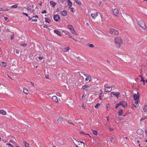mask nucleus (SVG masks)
<instances>
[{"instance_id": "de8ad7c7", "label": "nucleus", "mask_w": 147, "mask_h": 147, "mask_svg": "<svg viewBox=\"0 0 147 147\" xmlns=\"http://www.w3.org/2000/svg\"><path fill=\"white\" fill-rule=\"evenodd\" d=\"M119 104V106H120L121 105L122 106V104H123V101H121L119 103H118Z\"/></svg>"}, {"instance_id": "5fc2aeb1", "label": "nucleus", "mask_w": 147, "mask_h": 147, "mask_svg": "<svg viewBox=\"0 0 147 147\" xmlns=\"http://www.w3.org/2000/svg\"><path fill=\"white\" fill-rule=\"evenodd\" d=\"M43 27L45 28H47V29L48 28V27L47 26V25H45V26H43Z\"/></svg>"}, {"instance_id": "f03ea898", "label": "nucleus", "mask_w": 147, "mask_h": 147, "mask_svg": "<svg viewBox=\"0 0 147 147\" xmlns=\"http://www.w3.org/2000/svg\"><path fill=\"white\" fill-rule=\"evenodd\" d=\"M74 142L75 146L77 147H83L84 146V143L81 141H78L75 140Z\"/></svg>"}, {"instance_id": "8fccbe9b", "label": "nucleus", "mask_w": 147, "mask_h": 147, "mask_svg": "<svg viewBox=\"0 0 147 147\" xmlns=\"http://www.w3.org/2000/svg\"><path fill=\"white\" fill-rule=\"evenodd\" d=\"M4 19L6 20V21H8L9 20H8V18L7 17H4Z\"/></svg>"}, {"instance_id": "58836bf2", "label": "nucleus", "mask_w": 147, "mask_h": 147, "mask_svg": "<svg viewBox=\"0 0 147 147\" xmlns=\"http://www.w3.org/2000/svg\"><path fill=\"white\" fill-rule=\"evenodd\" d=\"M67 122L70 124H72L73 125H74V124L72 123V121L71 120H68Z\"/></svg>"}, {"instance_id": "a19ab883", "label": "nucleus", "mask_w": 147, "mask_h": 147, "mask_svg": "<svg viewBox=\"0 0 147 147\" xmlns=\"http://www.w3.org/2000/svg\"><path fill=\"white\" fill-rule=\"evenodd\" d=\"M27 10L28 11H30L31 10V7L30 6H29L27 7Z\"/></svg>"}, {"instance_id": "603ef678", "label": "nucleus", "mask_w": 147, "mask_h": 147, "mask_svg": "<svg viewBox=\"0 0 147 147\" xmlns=\"http://www.w3.org/2000/svg\"><path fill=\"white\" fill-rule=\"evenodd\" d=\"M43 57H38V59L40 60H41L43 59Z\"/></svg>"}, {"instance_id": "9b49d317", "label": "nucleus", "mask_w": 147, "mask_h": 147, "mask_svg": "<svg viewBox=\"0 0 147 147\" xmlns=\"http://www.w3.org/2000/svg\"><path fill=\"white\" fill-rule=\"evenodd\" d=\"M98 13L97 12H96L95 13H92L91 14V17L93 19H95V18L98 16Z\"/></svg>"}, {"instance_id": "0eeeda50", "label": "nucleus", "mask_w": 147, "mask_h": 147, "mask_svg": "<svg viewBox=\"0 0 147 147\" xmlns=\"http://www.w3.org/2000/svg\"><path fill=\"white\" fill-rule=\"evenodd\" d=\"M53 19L56 21L58 22L60 19V17L59 16L57 15H55L53 16Z\"/></svg>"}, {"instance_id": "a18cd8bd", "label": "nucleus", "mask_w": 147, "mask_h": 147, "mask_svg": "<svg viewBox=\"0 0 147 147\" xmlns=\"http://www.w3.org/2000/svg\"><path fill=\"white\" fill-rule=\"evenodd\" d=\"M88 80H89V82L90 81L92 80V78H91V76H88Z\"/></svg>"}, {"instance_id": "c85d7f7f", "label": "nucleus", "mask_w": 147, "mask_h": 147, "mask_svg": "<svg viewBox=\"0 0 147 147\" xmlns=\"http://www.w3.org/2000/svg\"><path fill=\"white\" fill-rule=\"evenodd\" d=\"M111 142L114 144L115 143V139L114 138H112L111 139Z\"/></svg>"}, {"instance_id": "aec40b11", "label": "nucleus", "mask_w": 147, "mask_h": 147, "mask_svg": "<svg viewBox=\"0 0 147 147\" xmlns=\"http://www.w3.org/2000/svg\"><path fill=\"white\" fill-rule=\"evenodd\" d=\"M0 65L2 66L3 67H5L6 65V63L5 62H1L0 63Z\"/></svg>"}, {"instance_id": "0e129e2a", "label": "nucleus", "mask_w": 147, "mask_h": 147, "mask_svg": "<svg viewBox=\"0 0 147 147\" xmlns=\"http://www.w3.org/2000/svg\"><path fill=\"white\" fill-rule=\"evenodd\" d=\"M42 4V2L41 1H40L38 3V4L40 5L41 6Z\"/></svg>"}, {"instance_id": "c03bdc74", "label": "nucleus", "mask_w": 147, "mask_h": 147, "mask_svg": "<svg viewBox=\"0 0 147 147\" xmlns=\"http://www.w3.org/2000/svg\"><path fill=\"white\" fill-rule=\"evenodd\" d=\"M5 29H6V32H9L10 31L9 30L8 28L7 27H5Z\"/></svg>"}, {"instance_id": "cd10ccee", "label": "nucleus", "mask_w": 147, "mask_h": 147, "mask_svg": "<svg viewBox=\"0 0 147 147\" xmlns=\"http://www.w3.org/2000/svg\"><path fill=\"white\" fill-rule=\"evenodd\" d=\"M23 92H24L26 94H28V92L27 90V89L26 88H24L23 90Z\"/></svg>"}, {"instance_id": "72a5a7b5", "label": "nucleus", "mask_w": 147, "mask_h": 147, "mask_svg": "<svg viewBox=\"0 0 147 147\" xmlns=\"http://www.w3.org/2000/svg\"><path fill=\"white\" fill-rule=\"evenodd\" d=\"M123 113V111L122 110H120L118 112V115L119 116H121Z\"/></svg>"}, {"instance_id": "ea45409f", "label": "nucleus", "mask_w": 147, "mask_h": 147, "mask_svg": "<svg viewBox=\"0 0 147 147\" xmlns=\"http://www.w3.org/2000/svg\"><path fill=\"white\" fill-rule=\"evenodd\" d=\"M141 77L142 78L141 81L143 82V84H144L145 83V80L144 79V78L142 76H141Z\"/></svg>"}, {"instance_id": "473e14b6", "label": "nucleus", "mask_w": 147, "mask_h": 147, "mask_svg": "<svg viewBox=\"0 0 147 147\" xmlns=\"http://www.w3.org/2000/svg\"><path fill=\"white\" fill-rule=\"evenodd\" d=\"M100 91L101 92V93H100L99 95L98 98L99 99L101 100L102 99L101 97L102 96V90H100Z\"/></svg>"}, {"instance_id": "6e6552de", "label": "nucleus", "mask_w": 147, "mask_h": 147, "mask_svg": "<svg viewBox=\"0 0 147 147\" xmlns=\"http://www.w3.org/2000/svg\"><path fill=\"white\" fill-rule=\"evenodd\" d=\"M112 10L113 13L114 15L117 16L119 15V12L117 9H115Z\"/></svg>"}, {"instance_id": "ddd939ff", "label": "nucleus", "mask_w": 147, "mask_h": 147, "mask_svg": "<svg viewBox=\"0 0 147 147\" xmlns=\"http://www.w3.org/2000/svg\"><path fill=\"white\" fill-rule=\"evenodd\" d=\"M52 99L53 101L55 102H58L57 97L55 96H53L52 97Z\"/></svg>"}, {"instance_id": "9d476101", "label": "nucleus", "mask_w": 147, "mask_h": 147, "mask_svg": "<svg viewBox=\"0 0 147 147\" xmlns=\"http://www.w3.org/2000/svg\"><path fill=\"white\" fill-rule=\"evenodd\" d=\"M111 95H113L117 97H118L119 96L120 94V93L119 92H111Z\"/></svg>"}, {"instance_id": "c756f323", "label": "nucleus", "mask_w": 147, "mask_h": 147, "mask_svg": "<svg viewBox=\"0 0 147 147\" xmlns=\"http://www.w3.org/2000/svg\"><path fill=\"white\" fill-rule=\"evenodd\" d=\"M143 111L145 112H147V105H145L143 108Z\"/></svg>"}, {"instance_id": "393cba45", "label": "nucleus", "mask_w": 147, "mask_h": 147, "mask_svg": "<svg viewBox=\"0 0 147 147\" xmlns=\"http://www.w3.org/2000/svg\"><path fill=\"white\" fill-rule=\"evenodd\" d=\"M127 105V102L125 101L123 102V104H122V106L125 107Z\"/></svg>"}, {"instance_id": "2f4dec72", "label": "nucleus", "mask_w": 147, "mask_h": 147, "mask_svg": "<svg viewBox=\"0 0 147 147\" xmlns=\"http://www.w3.org/2000/svg\"><path fill=\"white\" fill-rule=\"evenodd\" d=\"M24 143V145L26 147H29V144L28 143H27L25 141H24L23 142Z\"/></svg>"}, {"instance_id": "13d9d810", "label": "nucleus", "mask_w": 147, "mask_h": 147, "mask_svg": "<svg viewBox=\"0 0 147 147\" xmlns=\"http://www.w3.org/2000/svg\"><path fill=\"white\" fill-rule=\"evenodd\" d=\"M46 13V11L45 10H44L42 12V13Z\"/></svg>"}, {"instance_id": "39448f33", "label": "nucleus", "mask_w": 147, "mask_h": 147, "mask_svg": "<svg viewBox=\"0 0 147 147\" xmlns=\"http://www.w3.org/2000/svg\"><path fill=\"white\" fill-rule=\"evenodd\" d=\"M110 33L115 35H117L119 34L118 31L113 29H111L110 30Z\"/></svg>"}, {"instance_id": "bf43d9fd", "label": "nucleus", "mask_w": 147, "mask_h": 147, "mask_svg": "<svg viewBox=\"0 0 147 147\" xmlns=\"http://www.w3.org/2000/svg\"><path fill=\"white\" fill-rule=\"evenodd\" d=\"M9 142H10L11 143H13L14 142H14L13 140H10L9 141Z\"/></svg>"}, {"instance_id": "20e7f679", "label": "nucleus", "mask_w": 147, "mask_h": 147, "mask_svg": "<svg viewBox=\"0 0 147 147\" xmlns=\"http://www.w3.org/2000/svg\"><path fill=\"white\" fill-rule=\"evenodd\" d=\"M139 24L141 28L144 30H146V27L144 22L142 20H140L139 22Z\"/></svg>"}, {"instance_id": "774afa93", "label": "nucleus", "mask_w": 147, "mask_h": 147, "mask_svg": "<svg viewBox=\"0 0 147 147\" xmlns=\"http://www.w3.org/2000/svg\"><path fill=\"white\" fill-rule=\"evenodd\" d=\"M3 11L4 10L2 8H0V11Z\"/></svg>"}, {"instance_id": "a878e982", "label": "nucleus", "mask_w": 147, "mask_h": 147, "mask_svg": "<svg viewBox=\"0 0 147 147\" xmlns=\"http://www.w3.org/2000/svg\"><path fill=\"white\" fill-rule=\"evenodd\" d=\"M69 102L70 103L69 105L70 106H71L72 105L74 104V101L72 100H70L69 101Z\"/></svg>"}, {"instance_id": "79ce46f5", "label": "nucleus", "mask_w": 147, "mask_h": 147, "mask_svg": "<svg viewBox=\"0 0 147 147\" xmlns=\"http://www.w3.org/2000/svg\"><path fill=\"white\" fill-rule=\"evenodd\" d=\"M69 8L70 9V11H72V12H74V11H75L74 10V9L73 8L71 7H69Z\"/></svg>"}, {"instance_id": "6e6d98bb", "label": "nucleus", "mask_w": 147, "mask_h": 147, "mask_svg": "<svg viewBox=\"0 0 147 147\" xmlns=\"http://www.w3.org/2000/svg\"><path fill=\"white\" fill-rule=\"evenodd\" d=\"M119 106V104H118V103H117L116 104V105L115 108L116 109H117L118 107Z\"/></svg>"}, {"instance_id": "7c9ffc66", "label": "nucleus", "mask_w": 147, "mask_h": 147, "mask_svg": "<svg viewBox=\"0 0 147 147\" xmlns=\"http://www.w3.org/2000/svg\"><path fill=\"white\" fill-rule=\"evenodd\" d=\"M88 87H90V86H88L85 85L82 87V88L84 90H86V88Z\"/></svg>"}, {"instance_id": "a211bd4d", "label": "nucleus", "mask_w": 147, "mask_h": 147, "mask_svg": "<svg viewBox=\"0 0 147 147\" xmlns=\"http://www.w3.org/2000/svg\"><path fill=\"white\" fill-rule=\"evenodd\" d=\"M70 49V48L69 47H68L63 49V50L64 52H67Z\"/></svg>"}, {"instance_id": "7ed1b4c3", "label": "nucleus", "mask_w": 147, "mask_h": 147, "mask_svg": "<svg viewBox=\"0 0 147 147\" xmlns=\"http://www.w3.org/2000/svg\"><path fill=\"white\" fill-rule=\"evenodd\" d=\"M67 27L72 34L76 35H77L76 31L72 25H69L67 26Z\"/></svg>"}, {"instance_id": "b1692460", "label": "nucleus", "mask_w": 147, "mask_h": 147, "mask_svg": "<svg viewBox=\"0 0 147 147\" xmlns=\"http://www.w3.org/2000/svg\"><path fill=\"white\" fill-rule=\"evenodd\" d=\"M87 45L91 48H93L94 47V46L93 44H90L89 43H88L87 44Z\"/></svg>"}, {"instance_id": "e433bc0d", "label": "nucleus", "mask_w": 147, "mask_h": 147, "mask_svg": "<svg viewBox=\"0 0 147 147\" xmlns=\"http://www.w3.org/2000/svg\"><path fill=\"white\" fill-rule=\"evenodd\" d=\"M76 3L78 4H81V3L80 0H76Z\"/></svg>"}, {"instance_id": "dca6fc26", "label": "nucleus", "mask_w": 147, "mask_h": 147, "mask_svg": "<svg viewBox=\"0 0 147 147\" xmlns=\"http://www.w3.org/2000/svg\"><path fill=\"white\" fill-rule=\"evenodd\" d=\"M62 121V118L61 117H60L57 120V121L58 123L60 124L61 123Z\"/></svg>"}, {"instance_id": "f704fd0d", "label": "nucleus", "mask_w": 147, "mask_h": 147, "mask_svg": "<svg viewBox=\"0 0 147 147\" xmlns=\"http://www.w3.org/2000/svg\"><path fill=\"white\" fill-rule=\"evenodd\" d=\"M6 147H13V146L10 144L7 143L6 144Z\"/></svg>"}, {"instance_id": "09e8293b", "label": "nucleus", "mask_w": 147, "mask_h": 147, "mask_svg": "<svg viewBox=\"0 0 147 147\" xmlns=\"http://www.w3.org/2000/svg\"><path fill=\"white\" fill-rule=\"evenodd\" d=\"M146 118V117H142L141 118L140 120L141 121H142L144 120Z\"/></svg>"}, {"instance_id": "1a4fd4ad", "label": "nucleus", "mask_w": 147, "mask_h": 147, "mask_svg": "<svg viewBox=\"0 0 147 147\" xmlns=\"http://www.w3.org/2000/svg\"><path fill=\"white\" fill-rule=\"evenodd\" d=\"M105 90L107 92H110L112 90V88L111 87L108 86L105 87Z\"/></svg>"}, {"instance_id": "6ab92c4d", "label": "nucleus", "mask_w": 147, "mask_h": 147, "mask_svg": "<svg viewBox=\"0 0 147 147\" xmlns=\"http://www.w3.org/2000/svg\"><path fill=\"white\" fill-rule=\"evenodd\" d=\"M45 22H46L48 23L49 24L50 23V22L51 21V20L50 19L47 18H45Z\"/></svg>"}, {"instance_id": "423d86ee", "label": "nucleus", "mask_w": 147, "mask_h": 147, "mask_svg": "<svg viewBox=\"0 0 147 147\" xmlns=\"http://www.w3.org/2000/svg\"><path fill=\"white\" fill-rule=\"evenodd\" d=\"M134 98L135 100H139L140 96V94L139 92H137V94H134Z\"/></svg>"}, {"instance_id": "e2e57ef3", "label": "nucleus", "mask_w": 147, "mask_h": 147, "mask_svg": "<svg viewBox=\"0 0 147 147\" xmlns=\"http://www.w3.org/2000/svg\"><path fill=\"white\" fill-rule=\"evenodd\" d=\"M109 130L110 131H111L113 130V128L110 127L109 128Z\"/></svg>"}, {"instance_id": "680f3d73", "label": "nucleus", "mask_w": 147, "mask_h": 147, "mask_svg": "<svg viewBox=\"0 0 147 147\" xmlns=\"http://www.w3.org/2000/svg\"><path fill=\"white\" fill-rule=\"evenodd\" d=\"M15 52L16 54H18L19 53V51L18 50H16Z\"/></svg>"}, {"instance_id": "f8f14e48", "label": "nucleus", "mask_w": 147, "mask_h": 147, "mask_svg": "<svg viewBox=\"0 0 147 147\" xmlns=\"http://www.w3.org/2000/svg\"><path fill=\"white\" fill-rule=\"evenodd\" d=\"M54 32L55 34H56L60 36H62L61 33L58 30H55Z\"/></svg>"}, {"instance_id": "c9c22d12", "label": "nucleus", "mask_w": 147, "mask_h": 147, "mask_svg": "<svg viewBox=\"0 0 147 147\" xmlns=\"http://www.w3.org/2000/svg\"><path fill=\"white\" fill-rule=\"evenodd\" d=\"M100 106V104L99 103H97L95 106V108L96 109H97Z\"/></svg>"}, {"instance_id": "3c124183", "label": "nucleus", "mask_w": 147, "mask_h": 147, "mask_svg": "<svg viewBox=\"0 0 147 147\" xmlns=\"http://www.w3.org/2000/svg\"><path fill=\"white\" fill-rule=\"evenodd\" d=\"M21 45L22 46H23L24 47H26V44H25V43H24L22 44V45Z\"/></svg>"}, {"instance_id": "4c0bfd02", "label": "nucleus", "mask_w": 147, "mask_h": 147, "mask_svg": "<svg viewBox=\"0 0 147 147\" xmlns=\"http://www.w3.org/2000/svg\"><path fill=\"white\" fill-rule=\"evenodd\" d=\"M93 134L95 135H97V131L96 130H93L92 131Z\"/></svg>"}, {"instance_id": "49530a36", "label": "nucleus", "mask_w": 147, "mask_h": 147, "mask_svg": "<svg viewBox=\"0 0 147 147\" xmlns=\"http://www.w3.org/2000/svg\"><path fill=\"white\" fill-rule=\"evenodd\" d=\"M37 20L36 19H32V22H37Z\"/></svg>"}, {"instance_id": "2eb2a0df", "label": "nucleus", "mask_w": 147, "mask_h": 147, "mask_svg": "<svg viewBox=\"0 0 147 147\" xmlns=\"http://www.w3.org/2000/svg\"><path fill=\"white\" fill-rule=\"evenodd\" d=\"M136 133L138 135H141L142 133V130L141 129H138Z\"/></svg>"}, {"instance_id": "864d4df0", "label": "nucleus", "mask_w": 147, "mask_h": 147, "mask_svg": "<svg viewBox=\"0 0 147 147\" xmlns=\"http://www.w3.org/2000/svg\"><path fill=\"white\" fill-rule=\"evenodd\" d=\"M22 13L23 15H24L27 16H28V14L24 12H23Z\"/></svg>"}, {"instance_id": "412c9836", "label": "nucleus", "mask_w": 147, "mask_h": 147, "mask_svg": "<svg viewBox=\"0 0 147 147\" xmlns=\"http://www.w3.org/2000/svg\"><path fill=\"white\" fill-rule=\"evenodd\" d=\"M67 11L66 10H63L62 11L61 14L63 16H65L67 15Z\"/></svg>"}, {"instance_id": "4be33fe9", "label": "nucleus", "mask_w": 147, "mask_h": 147, "mask_svg": "<svg viewBox=\"0 0 147 147\" xmlns=\"http://www.w3.org/2000/svg\"><path fill=\"white\" fill-rule=\"evenodd\" d=\"M0 112L1 114L3 115H5L6 114V111L3 110H1Z\"/></svg>"}, {"instance_id": "f3484780", "label": "nucleus", "mask_w": 147, "mask_h": 147, "mask_svg": "<svg viewBox=\"0 0 147 147\" xmlns=\"http://www.w3.org/2000/svg\"><path fill=\"white\" fill-rule=\"evenodd\" d=\"M68 2V5L69 6V7H71L72 6V3L71 2L70 0H67Z\"/></svg>"}, {"instance_id": "4d7b16f0", "label": "nucleus", "mask_w": 147, "mask_h": 147, "mask_svg": "<svg viewBox=\"0 0 147 147\" xmlns=\"http://www.w3.org/2000/svg\"><path fill=\"white\" fill-rule=\"evenodd\" d=\"M10 38L11 40H12L14 38V35H13L11 36L10 37Z\"/></svg>"}, {"instance_id": "f257e3e1", "label": "nucleus", "mask_w": 147, "mask_h": 147, "mask_svg": "<svg viewBox=\"0 0 147 147\" xmlns=\"http://www.w3.org/2000/svg\"><path fill=\"white\" fill-rule=\"evenodd\" d=\"M114 42L115 44L119 47H120L123 43L122 39L119 37H117L115 39Z\"/></svg>"}, {"instance_id": "bb28decb", "label": "nucleus", "mask_w": 147, "mask_h": 147, "mask_svg": "<svg viewBox=\"0 0 147 147\" xmlns=\"http://www.w3.org/2000/svg\"><path fill=\"white\" fill-rule=\"evenodd\" d=\"M18 6V4H17L15 5L11 6L10 7V8H16Z\"/></svg>"}, {"instance_id": "338daca9", "label": "nucleus", "mask_w": 147, "mask_h": 147, "mask_svg": "<svg viewBox=\"0 0 147 147\" xmlns=\"http://www.w3.org/2000/svg\"><path fill=\"white\" fill-rule=\"evenodd\" d=\"M102 1H100L99 3V6H100V5L102 4Z\"/></svg>"}, {"instance_id": "4468645a", "label": "nucleus", "mask_w": 147, "mask_h": 147, "mask_svg": "<svg viewBox=\"0 0 147 147\" xmlns=\"http://www.w3.org/2000/svg\"><path fill=\"white\" fill-rule=\"evenodd\" d=\"M50 3L52 5V7H54L56 4V3L52 1H50Z\"/></svg>"}, {"instance_id": "5701e85b", "label": "nucleus", "mask_w": 147, "mask_h": 147, "mask_svg": "<svg viewBox=\"0 0 147 147\" xmlns=\"http://www.w3.org/2000/svg\"><path fill=\"white\" fill-rule=\"evenodd\" d=\"M134 104V106L136 107H138V100H136Z\"/></svg>"}, {"instance_id": "37998d69", "label": "nucleus", "mask_w": 147, "mask_h": 147, "mask_svg": "<svg viewBox=\"0 0 147 147\" xmlns=\"http://www.w3.org/2000/svg\"><path fill=\"white\" fill-rule=\"evenodd\" d=\"M80 134H85V135H88L90 137V136L88 134H85L84 133V132H83V131H81L80 132Z\"/></svg>"}, {"instance_id": "052dcab7", "label": "nucleus", "mask_w": 147, "mask_h": 147, "mask_svg": "<svg viewBox=\"0 0 147 147\" xmlns=\"http://www.w3.org/2000/svg\"><path fill=\"white\" fill-rule=\"evenodd\" d=\"M38 16L37 15L34 16L32 17V18H38Z\"/></svg>"}, {"instance_id": "69168bd1", "label": "nucleus", "mask_w": 147, "mask_h": 147, "mask_svg": "<svg viewBox=\"0 0 147 147\" xmlns=\"http://www.w3.org/2000/svg\"><path fill=\"white\" fill-rule=\"evenodd\" d=\"M28 18H29V19H28L29 20H32V18H33L32 17V18H30V16H28Z\"/></svg>"}]
</instances>
